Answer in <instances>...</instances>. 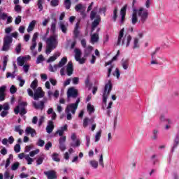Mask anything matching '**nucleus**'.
Instances as JSON below:
<instances>
[{
	"instance_id": "obj_1",
	"label": "nucleus",
	"mask_w": 179,
	"mask_h": 179,
	"mask_svg": "<svg viewBox=\"0 0 179 179\" xmlns=\"http://www.w3.org/2000/svg\"><path fill=\"white\" fill-rule=\"evenodd\" d=\"M138 16L140 17L139 22L145 23L148 20V16H149V11L148 10L140 8L138 9H134L131 15V23L132 24H136L138 23Z\"/></svg>"
},
{
	"instance_id": "obj_2",
	"label": "nucleus",
	"mask_w": 179,
	"mask_h": 179,
	"mask_svg": "<svg viewBox=\"0 0 179 179\" xmlns=\"http://www.w3.org/2000/svg\"><path fill=\"white\" fill-rule=\"evenodd\" d=\"M46 44L45 54L49 55V54H51V51H52V50H55L58 45V35L53 34L48 38L46 40Z\"/></svg>"
},
{
	"instance_id": "obj_3",
	"label": "nucleus",
	"mask_w": 179,
	"mask_h": 179,
	"mask_svg": "<svg viewBox=\"0 0 179 179\" xmlns=\"http://www.w3.org/2000/svg\"><path fill=\"white\" fill-rule=\"evenodd\" d=\"M131 40H132V36H131V35L126 34L124 36V29H122L119 32L117 45H125V47H129Z\"/></svg>"
},
{
	"instance_id": "obj_4",
	"label": "nucleus",
	"mask_w": 179,
	"mask_h": 179,
	"mask_svg": "<svg viewBox=\"0 0 179 179\" xmlns=\"http://www.w3.org/2000/svg\"><path fill=\"white\" fill-rule=\"evenodd\" d=\"M79 103H80V99H78L75 103H70L67 105L65 109V113L66 114H67L66 119L69 121H71V120H72V114L75 115V113H76V110H78V106Z\"/></svg>"
},
{
	"instance_id": "obj_5",
	"label": "nucleus",
	"mask_w": 179,
	"mask_h": 179,
	"mask_svg": "<svg viewBox=\"0 0 179 179\" xmlns=\"http://www.w3.org/2000/svg\"><path fill=\"white\" fill-rule=\"evenodd\" d=\"M96 10H97V8H94L93 10L91 11V13H90V20H94L92 25V29H91L92 33L94 31V29H96V27L98 24H100V22L101 21V18L100 17V15L97 14Z\"/></svg>"
},
{
	"instance_id": "obj_6",
	"label": "nucleus",
	"mask_w": 179,
	"mask_h": 179,
	"mask_svg": "<svg viewBox=\"0 0 179 179\" xmlns=\"http://www.w3.org/2000/svg\"><path fill=\"white\" fill-rule=\"evenodd\" d=\"M113 90V85L111 84V80H108V83L105 85L103 94V101L104 104H107V99Z\"/></svg>"
},
{
	"instance_id": "obj_7",
	"label": "nucleus",
	"mask_w": 179,
	"mask_h": 179,
	"mask_svg": "<svg viewBox=\"0 0 179 179\" xmlns=\"http://www.w3.org/2000/svg\"><path fill=\"white\" fill-rule=\"evenodd\" d=\"M67 62L68 58L66 57H64L59 62L58 64L54 65V66H52V65L50 64L49 66V71L50 72H55L58 69H59V68H62L63 66H64Z\"/></svg>"
},
{
	"instance_id": "obj_8",
	"label": "nucleus",
	"mask_w": 179,
	"mask_h": 179,
	"mask_svg": "<svg viewBox=\"0 0 179 179\" xmlns=\"http://www.w3.org/2000/svg\"><path fill=\"white\" fill-rule=\"evenodd\" d=\"M65 72H66L68 76H71L73 73V65L72 64V62H69L66 66L60 69V74L62 76L65 75Z\"/></svg>"
},
{
	"instance_id": "obj_9",
	"label": "nucleus",
	"mask_w": 179,
	"mask_h": 179,
	"mask_svg": "<svg viewBox=\"0 0 179 179\" xmlns=\"http://www.w3.org/2000/svg\"><path fill=\"white\" fill-rule=\"evenodd\" d=\"M26 106H27V102H21L19 106H17L14 109L15 114H20V115H24L27 111H26Z\"/></svg>"
},
{
	"instance_id": "obj_10",
	"label": "nucleus",
	"mask_w": 179,
	"mask_h": 179,
	"mask_svg": "<svg viewBox=\"0 0 179 179\" xmlns=\"http://www.w3.org/2000/svg\"><path fill=\"white\" fill-rule=\"evenodd\" d=\"M12 36H6L3 39V44L1 48V51H9L10 43H12Z\"/></svg>"
},
{
	"instance_id": "obj_11",
	"label": "nucleus",
	"mask_w": 179,
	"mask_h": 179,
	"mask_svg": "<svg viewBox=\"0 0 179 179\" xmlns=\"http://www.w3.org/2000/svg\"><path fill=\"white\" fill-rule=\"evenodd\" d=\"M74 52L75 59L76 61H77V62H79V64H80L81 65L86 62V59H85L84 57L80 58V57H82V50H80V49H75Z\"/></svg>"
},
{
	"instance_id": "obj_12",
	"label": "nucleus",
	"mask_w": 179,
	"mask_h": 179,
	"mask_svg": "<svg viewBox=\"0 0 179 179\" xmlns=\"http://www.w3.org/2000/svg\"><path fill=\"white\" fill-rule=\"evenodd\" d=\"M34 99L35 100H38L39 99H43L44 96L45 92L43 91L41 87H38L36 90H34Z\"/></svg>"
},
{
	"instance_id": "obj_13",
	"label": "nucleus",
	"mask_w": 179,
	"mask_h": 179,
	"mask_svg": "<svg viewBox=\"0 0 179 179\" xmlns=\"http://www.w3.org/2000/svg\"><path fill=\"white\" fill-rule=\"evenodd\" d=\"M0 20H7L6 24L12 23L13 17L12 16H8V13L0 11Z\"/></svg>"
},
{
	"instance_id": "obj_14",
	"label": "nucleus",
	"mask_w": 179,
	"mask_h": 179,
	"mask_svg": "<svg viewBox=\"0 0 179 179\" xmlns=\"http://www.w3.org/2000/svg\"><path fill=\"white\" fill-rule=\"evenodd\" d=\"M30 59V56L19 57L17 59V63L19 66H23L25 62H27Z\"/></svg>"
},
{
	"instance_id": "obj_15",
	"label": "nucleus",
	"mask_w": 179,
	"mask_h": 179,
	"mask_svg": "<svg viewBox=\"0 0 179 179\" xmlns=\"http://www.w3.org/2000/svg\"><path fill=\"white\" fill-rule=\"evenodd\" d=\"M68 97H73V99L78 97V90L74 87L69 88L67 91Z\"/></svg>"
},
{
	"instance_id": "obj_16",
	"label": "nucleus",
	"mask_w": 179,
	"mask_h": 179,
	"mask_svg": "<svg viewBox=\"0 0 179 179\" xmlns=\"http://www.w3.org/2000/svg\"><path fill=\"white\" fill-rule=\"evenodd\" d=\"M127 8H128V5L125 4L123 8L120 10V16H121V21L120 23H124L125 20V15H127Z\"/></svg>"
},
{
	"instance_id": "obj_17",
	"label": "nucleus",
	"mask_w": 179,
	"mask_h": 179,
	"mask_svg": "<svg viewBox=\"0 0 179 179\" xmlns=\"http://www.w3.org/2000/svg\"><path fill=\"white\" fill-rule=\"evenodd\" d=\"M6 92V86L2 85L0 87V101H3L5 100V97L6 96V94L5 93Z\"/></svg>"
},
{
	"instance_id": "obj_18",
	"label": "nucleus",
	"mask_w": 179,
	"mask_h": 179,
	"mask_svg": "<svg viewBox=\"0 0 179 179\" xmlns=\"http://www.w3.org/2000/svg\"><path fill=\"white\" fill-rule=\"evenodd\" d=\"M25 133L27 134V135H31L32 138H34V136L37 135V133L36 132V129L31 128V127L26 128Z\"/></svg>"
},
{
	"instance_id": "obj_19",
	"label": "nucleus",
	"mask_w": 179,
	"mask_h": 179,
	"mask_svg": "<svg viewBox=\"0 0 179 179\" xmlns=\"http://www.w3.org/2000/svg\"><path fill=\"white\" fill-rule=\"evenodd\" d=\"M25 133L27 134V135H31L32 138H34V136L37 135V133L36 132V129L31 128V127L26 128Z\"/></svg>"
},
{
	"instance_id": "obj_20",
	"label": "nucleus",
	"mask_w": 179,
	"mask_h": 179,
	"mask_svg": "<svg viewBox=\"0 0 179 179\" xmlns=\"http://www.w3.org/2000/svg\"><path fill=\"white\" fill-rule=\"evenodd\" d=\"M44 175L47 176L48 179H55V178H57V173L54 171H45Z\"/></svg>"
},
{
	"instance_id": "obj_21",
	"label": "nucleus",
	"mask_w": 179,
	"mask_h": 179,
	"mask_svg": "<svg viewBox=\"0 0 179 179\" xmlns=\"http://www.w3.org/2000/svg\"><path fill=\"white\" fill-rule=\"evenodd\" d=\"M36 23H37V21H36L35 20H32L29 23L28 28L27 29V33H31V31L34 30V27H36Z\"/></svg>"
},
{
	"instance_id": "obj_22",
	"label": "nucleus",
	"mask_w": 179,
	"mask_h": 179,
	"mask_svg": "<svg viewBox=\"0 0 179 179\" xmlns=\"http://www.w3.org/2000/svg\"><path fill=\"white\" fill-rule=\"evenodd\" d=\"M54 131V122L51 120H50L48 123V125L46 127V132L48 134H51Z\"/></svg>"
},
{
	"instance_id": "obj_23",
	"label": "nucleus",
	"mask_w": 179,
	"mask_h": 179,
	"mask_svg": "<svg viewBox=\"0 0 179 179\" xmlns=\"http://www.w3.org/2000/svg\"><path fill=\"white\" fill-rule=\"evenodd\" d=\"M58 57H61V52H56L52 57H50L48 60L47 62L50 64V62H54Z\"/></svg>"
},
{
	"instance_id": "obj_24",
	"label": "nucleus",
	"mask_w": 179,
	"mask_h": 179,
	"mask_svg": "<svg viewBox=\"0 0 179 179\" xmlns=\"http://www.w3.org/2000/svg\"><path fill=\"white\" fill-rule=\"evenodd\" d=\"M131 47H132L133 50H136V48H139V47H140L139 38H138L136 37L133 38Z\"/></svg>"
},
{
	"instance_id": "obj_25",
	"label": "nucleus",
	"mask_w": 179,
	"mask_h": 179,
	"mask_svg": "<svg viewBox=\"0 0 179 179\" xmlns=\"http://www.w3.org/2000/svg\"><path fill=\"white\" fill-rule=\"evenodd\" d=\"M121 65L123 69H124V71H127V69L129 68V59H122Z\"/></svg>"
},
{
	"instance_id": "obj_26",
	"label": "nucleus",
	"mask_w": 179,
	"mask_h": 179,
	"mask_svg": "<svg viewBox=\"0 0 179 179\" xmlns=\"http://www.w3.org/2000/svg\"><path fill=\"white\" fill-rule=\"evenodd\" d=\"M33 106L36 110H43L44 108V101H41L38 103L33 102Z\"/></svg>"
},
{
	"instance_id": "obj_27",
	"label": "nucleus",
	"mask_w": 179,
	"mask_h": 179,
	"mask_svg": "<svg viewBox=\"0 0 179 179\" xmlns=\"http://www.w3.org/2000/svg\"><path fill=\"white\" fill-rule=\"evenodd\" d=\"M84 48V57H89V55L92 54V51H93V47L88 45L87 47H85Z\"/></svg>"
},
{
	"instance_id": "obj_28",
	"label": "nucleus",
	"mask_w": 179,
	"mask_h": 179,
	"mask_svg": "<svg viewBox=\"0 0 179 179\" xmlns=\"http://www.w3.org/2000/svg\"><path fill=\"white\" fill-rule=\"evenodd\" d=\"M159 120L162 122H166L167 124H173L171 119L169 118L164 115H162L159 117Z\"/></svg>"
},
{
	"instance_id": "obj_29",
	"label": "nucleus",
	"mask_w": 179,
	"mask_h": 179,
	"mask_svg": "<svg viewBox=\"0 0 179 179\" xmlns=\"http://www.w3.org/2000/svg\"><path fill=\"white\" fill-rule=\"evenodd\" d=\"M91 44H94L99 42V34H93L91 35L90 41Z\"/></svg>"
},
{
	"instance_id": "obj_30",
	"label": "nucleus",
	"mask_w": 179,
	"mask_h": 179,
	"mask_svg": "<svg viewBox=\"0 0 179 179\" xmlns=\"http://www.w3.org/2000/svg\"><path fill=\"white\" fill-rule=\"evenodd\" d=\"M47 113L48 115H50L52 120H57V113L54 112V109L52 108H49Z\"/></svg>"
},
{
	"instance_id": "obj_31",
	"label": "nucleus",
	"mask_w": 179,
	"mask_h": 179,
	"mask_svg": "<svg viewBox=\"0 0 179 179\" xmlns=\"http://www.w3.org/2000/svg\"><path fill=\"white\" fill-rule=\"evenodd\" d=\"M68 130V125L65 124L64 126L62 127L59 129H58L56 134H59V136H62L64 135V132Z\"/></svg>"
},
{
	"instance_id": "obj_32",
	"label": "nucleus",
	"mask_w": 179,
	"mask_h": 179,
	"mask_svg": "<svg viewBox=\"0 0 179 179\" xmlns=\"http://www.w3.org/2000/svg\"><path fill=\"white\" fill-rule=\"evenodd\" d=\"M179 144V133L176 134V138L173 141V145L172 147V150H174L177 146H178Z\"/></svg>"
},
{
	"instance_id": "obj_33",
	"label": "nucleus",
	"mask_w": 179,
	"mask_h": 179,
	"mask_svg": "<svg viewBox=\"0 0 179 179\" xmlns=\"http://www.w3.org/2000/svg\"><path fill=\"white\" fill-rule=\"evenodd\" d=\"M14 131L15 132H17L19 135H23V133L24 132L23 129H22V126L18 124L15 127Z\"/></svg>"
},
{
	"instance_id": "obj_34",
	"label": "nucleus",
	"mask_w": 179,
	"mask_h": 179,
	"mask_svg": "<svg viewBox=\"0 0 179 179\" xmlns=\"http://www.w3.org/2000/svg\"><path fill=\"white\" fill-rule=\"evenodd\" d=\"M87 110L90 115L93 114V113H94V106L92 105V103H88L87 106Z\"/></svg>"
},
{
	"instance_id": "obj_35",
	"label": "nucleus",
	"mask_w": 179,
	"mask_h": 179,
	"mask_svg": "<svg viewBox=\"0 0 179 179\" xmlns=\"http://www.w3.org/2000/svg\"><path fill=\"white\" fill-rule=\"evenodd\" d=\"M89 124H93V120H90L87 117L85 118L83 120V127L86 128Z\"/></svg>"
},
{
	"instance_id": "obj_36",
	"label": "nucleus",
	"mask_w": 179,
	"mask_h": 179,
	"mask_svg": "<svg viewBox=\"0 0 179 179\" xmlns=\"http://www.w3.org/2000/svg\"><path fill=\"white\" fill-rule=\"evenodd\" d=\"M157 59H156V51H155L152 54V60H151V64L152 65H157Z\"/></svg>"
},
{
	"instance_id": "obj_37",
	"label": "nucleus",
	"mask_w": 179,
	"mask_h": 179,
	"mask_svg": "<svg viewBox=\"0 0 179 179\" xmlns=\"http://www.w3.org/2000/svg\"><path fill=\"white\" fill-rule=\"evenodd\" d=\"M54 22H52L50 31L52 33H55L56 27H57V20L55 18L53 19Z\"/></svg>"
},
{
	"instance_id": "obj_38",
	"label": "nucleus",
	"mask_w": 179,
	"mask_h": 179,
	"mask_svg": "<svg viewBox=\"0 0 179 179\" xmlns=\"http://www.w3.org/2000/svg\"><path fill=\"white\" fill-rule=\"evenodd\" d=\"M75 9H76V12H82L85 10V7L83 6V5L82 3H79V4L76 5L75 7Z\"/></svg>"
},
{
	"instance_id": "obj_39",
	"label": "nucleus",
	"mask_w": 179,
	"mask_h": 179,
	"mask_svg": "<svg viewBox=\"0 0 179 179\" xmlns=\"http://www.w3.org/2000/svg\"><path fill=\"white\" fill-rule=\"evenodd\" d=\"M38 86V80L37 79L34 80V81L31 83L30 87L33 89V90H36Z\"/></svg>"
},
{
	"instance_id": "obj_40",
	"label": "nucleus",
	"mask_w": 179,
	"mask_h": 179,
	"mask_svg": "<svg viewBox=\"0 0 179 179\" xmlns=\"http://www.w3.org/2000/svg\"><path fill=\"white\" fill-rule=\"evenodd\" d=\"M11 160H13V155L12 154H10L8 158L6 159V165H5L6 169H8V167H9Z\"/></svg>"
},
{
	"instance_id": "obj_41",
	"label": "nucleus",
	"mask_w": 179,
	"mask_h": 179,
	"mask_svg": "<svg viewBox=\"0 0 179 179\" xmlns=\"http://www.w3.org/2000/svg\"><path fill=\"white\" fill-rule=\"evenodd\" d=\"M44 3V0H38L37 1V6L38 8L39 9V12H41L43 9V4Z\"/></svg>"
},
{
	"instance_id": "obj_42",
	"label": "nucleus",
	"mask_w": 179,
	"mask_h": 179,
	"mask_svg": "<svg viewBox=\"0 0 179 179\" xmlns=\"http://www.w3.org/2000/svg\"><path fill=\"white\" fill-rule=\"evenodd\" d=\"M71 146L72 148H79V146H80V140L77 139L75 140L71 144Z\"/></svg>"
},
{
	"instance_id": "obj_43",
	"label": "nucleus",
	"mask_w": 179,
	"mask_h": 179,
	"mask_svg": "<svg viewBox=\"0 0 179 179\" xmlns=\"http://www.w3.org/2000/svg\"><path fill=\"white\" fill-rule=\"evenodd\" d=\"M118 55H120V50L117 51V55L113 57L111 61H109L105 64V66H107L108 65H111L113 61H115L117 58H118Z\"/></svg>"
},
{
	"instance_id": "obj_44",
	"label": "nucleus",
	"mask_w": 179,
	"mask_h": 179,
	"mask_svg": "<svg viewBox=\"0 0 179 179\" xmlns=\"http://www.w3.org/2000/svg\"><path fill=\"white\" fill-rule=\"evenodd\" d=\"M90 164L93 169H97L99 167V162L96 160L90 161Z\"/></svg>"
},
{
	"instance_id": "obj_45",
	"label": "nucleus",
	"mask_w": 179,
	"mask_h": 179,
	"mask_svg": "<svg viewBox=\"0 0 179 179\" xmlns=\"http://www.w3.org/2000/svg\"><path fill=\"white\" fill-rule=\"evenodd\" d=\"M19 166H20V163H19L18 162H15L11 166V170H13V171H16V170L19 169Z\"/></svg>"
},
{
	"instance_id": "obj_46",
	"label": "nucleus",
	"mask_w": 179,
	"mask_h": 179,
	"mask_svg": "<svg viewBox=\"0 0 179 179\" xmlns=\"http://www.w3.org/2000/svg\"><path fill=\"white\" fill-rule=\"evenodd\" d=\"M74 36L75 37H78L79 36V22L76 23V27L74 29Z\"/></svg>"
},
{
	"instance_id": "obj_47",
	"label": "nucleus",
	"mask_w": 179,
	"mask_h": 179,
	"mask_svg": "<svg viewBox=\"0 0 179 179\" xmlns=\"http://www.w3.org/2000/svg\"><path fill=\"white\" fill-rule=\"evenodd\" d=\"M117 13H118V8L115 7L113 10V22H115L117 20V17H118V15H117Z\"/></svg>"
},
{
	"instance_id": "obj_48",
	"label": "nucleus",
	"mask_w": 179,
	"mask_h": 179,
	"mask_svg": "<svg viewBox=\"0 0 179 179\" xmlns=\"http://www.w3.org/2000/svg\"><path fill=\"white\" fill-rule=\"evenodd\" d=\"M17 80L20 82V87H23V86H24V83H26V81L20 76L17 77Z\"/></svg>"
},
{
	"instance_id": "obj_49",
	"label": "nucleus",
	"mask_w": 179,
	"mask_h": 179,
	"mask_svg": "<svg viewBox=\"0 0 179 179\" xmlns=\"http://www.w3.org/2000/svg\"><path fill=\"white\" fill-rule=\"evenodd\" d=\"M100 138H101V130L96 132L95 135V142H99L100 141Z\"/></svg>"
},
{
	"instance_id": "obj_50",
	"label": "nucleus",
	"mask_w": 179,
	"mask_h": 179,
	"mask_svg": "<svg viewBox=\"0 0 179 179\" xmlns=\"http://www.w3.org/2000/svg\"><path fill=\"white\" fill-rule=\"evenodd\" d=\"M59 27L62 31V33H66V30H67V28H66V26L65 24H64V22H60L59 24Z\"/></svg>"
},
{
	"instance_id": "obj_51",
	"label": "nucleus",
	"mask_w": 179,
	"mask_h": 179,
	"mask_svg": "<svg viewBox=\"0 0 179 179\" xmlns=\"http://www.w3.org/2000/svg\"><path fill=\"white\" fill-rule=\"evenodd\" d=\"M25 160L27 162V164H31L33 162H34V159L30 157V155H25Z\"/></svg>"
},
{
	"instance_id": "obj_52",
	"label": "nucleus",
	"mask_w": 179,
	"mask_h": 179,
	"mask_svg": "<svg viewBox=\"0 0 179 179\" xmlns=\"http://www.w3.org/2000/svg\"><path fill=\"white\" fill-rule=\"evenodd\" d=\"M38 153H40V150L36 149V150H35L34 151H31L29 152V156L31 157H34V156H36V155H38Z\"/></svg>"
},
{
	"instance_id": "obj_53",
	"label": "nucleus",
	"mask_w": 179,
	"mask_h": 179,
	"mask_svg": "<svg viewBox=\"0 0 179 179\" xmlns=\"http://www.w3.org/2000/svg\"><path fill=\"white\" fill-rule=\"evenodd\" d=\"M52 160H54V162H60V160H61L59 159V155L57 153H54L52 155Z\"/></svg>"
},
{
	"instance_id": "obj_54",
	"label": "nucleus",
	"mask_w": 179,
	"mask_h": 179,
	"mask_svg": "<svg viewBox=\"0 0 179 179\" xmlns=\"http://www.w3.org/2000/svg\"><path fill=\"white\" fill-rule=\"evenodd\" d=\"M23 71L24 73H27L29 72V70L30 69V65L29 64H24L22 66Z\"/></svg>"
},
{
	"instance_id": "obj_55",
	"label": "nucleus",
	"mask_w": 179,
	"mask_h": 179,
	"mask_svg": "<svg viewBox=\"0 0 179 179\" xmlns=\"http://www.w3.org/2000/svg\"><path fill=\"white\" fill-rule=\"evenodd\" d=\"M121 73H120V69L117 68L115 70V72H113V76H116L117 79H120Z\"/></svg>"
},
{
	"instance_id": "obj_56",
	"label": "nucleus",
	"mask_w": 179,
	"mask_h": 179,
	"mask_svg": "<svg viewBox=\"0 0 179 179\" xmlns=\"http://www.w3.org/2000/svg\"><path fill=\"white\" fill-rule=\"evenodd\" d=\"M45 143V142L43 140H41L39 138L36 143V145H37V146H40L41 148H43V146H44Z\"/></svg>"
},
{
	"instance_id": "obj_57",
	"label": "nucleus",
	"mask_w": 179,
	"mask_h": 179,
	"mask_svg": "<svg viewBox=\"0 0 179 179\" xmlns=\"http://www.w3.org/2000/svg\"><path fill=\"white\" fill-rule=\"evenodd\" d=\"M157 134H159V131L156 129L153 131L152 136V139H153V141H156V139H157Z\"/></svg>"
},
{
	"instance_id": "obj_58",
	"label": "nucleus",
	"mask_w": 179,
	"mask_h": 179,
	"mask_svg": "<svg viewBox=\"0 0 179 179\" xmlns=\"http://www.w3.org/2000/svg\"><path fill=\"white\" fill-rule=\"evenodd\" d=\"M64 6L66 9H70L71 8V0H65L64 1Z\"/></svg>"
},
{
	"instance_id": "obj_59",
	"label": "nucleus",
	"mask_w": 179,
	"mask_h": 179,
	"mask_svg": "<svg viewBox=\"0 0 179 179\" xmlns=\"http://www.w3.org/2000/svg\"><path fill=\"white\" fill-rule=\"evenodd\" d=\"M44 61V57H43V55H40L36 59V64H41Z\"/></svg>"
},
{
	"instance_id": "obj_60",
	"label": "nucleus",
	"mask_w": 179,
	"mask_h": 179,
	"mask_svg": "<svg viewBox=\"0 0 179 179\" xmlns=\"http://www.w3.org/2000/svg\"><path fill=\"white\" fill-rule=\"evenodd\" d=\"M59 3V0H52L50 1L51 6H58Z\"/></svg>"
},
{
	"instance_id": "obj_61",
	"label": "nucleus",
	"mask_w": 179,
	"mask_h": 179,
	"mask_svg": "<svg viewBox=\"0 0 179 179\" xmlns=\"http://www.w3.org/2000/svg\"><path fill=\"white\" fill-rule=\"evenodd\" d=\"M44 160V157H39L36 160V164L37 166H40V164H43V162Z\"/></svg>"
},
{
	"instance_id": "obj_62",
	"label": "nucleus",
	"mask_w": 179,
	"mask_h": 179,
	"mask_svg": "<svg viewBox=\"0 0 179 179\" xmlns=\"http://www.w3.org/2000/svg\"><path fill=\"white\" fill-rule=\"evenodd\" d=\"M99 162V165H101L102 168H104V161L103 159V154L100 155Z\"/></svg>"
},
{
	"instance_id": "obj_63",
	"label": "nucleus",
	"mask_w": 179,
	"mask_h": 179,
	"mask_svg": "<svg viewBox=\"0 0 179 179\" xmlns=\"http://www.w3.org/2000/svg\"><path fill=\"white\" fill-rule=\"evenodd\" d=\"M9 103H5L4 104L2 105V109L4 111H8L9 110Z\"/></svg>"
},
{
	"instance_id": "obj_64",
	"label": "nucleus",
	"mask_w": 179,
	"mask_h": 179,
	"mask_svg": "<svg viewBox=\"0 0 179 179\" xmlns=\"http://www.w3.org/2000/svg\"><path fill=\"white\" fill-rule=\"evenodd\" d=\"M14 152H15V153H19V152H20V144H16L14 146Z\"/></svg>"
}]
</instances>
